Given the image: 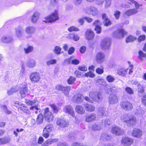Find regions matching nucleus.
I'll list each match as a JSON object with an SVG mask.
<instances>
[{
    "mask_svg": "<svg viewBox=\"0 0 146 146\" xmlns=\"http://www.w3.org/2000/svg\"><path fill=\"white\" fill-rule=\"evenodd\" d=\"M39 15V14L37 12H35L34 13L31 19V21L33 23H35L37 21Z\"/></svg>",
    "mask_w": 146,
    "mask_h": 146,
    "instance_id": "obj_29",
    "label": "nucleus"
},
{
    "mask_svg": "<svg viewBox=\"0 0 146 146\" xmlns=\"http://www.w3.org/2000/svg\"><path fill=\"white\" fill-rule=\"evenodd\" d=\"M43 115L45 120L47 122H50L54 119V116L53 113L48 107L44 109Z\"/></svg>",
    "mask_w": 146,
    "mask_h": 146,
    "instance_id": "obj_3",
    "label": "nucleus"
},
{
    "mask_svg": "<svg viewBox=\"0 0 146 146\" xmlns=\"http://www.w3.org/2000/svg\"><path fill=\"white\" fill-rule=\"evenodd\" d=\"M86 38L88 40H93L95 37L94 31L91 29H88L86 31L85 34Z\"/></svg>",
    "mask_w": 146,
    "mask_h": 146,
    "instance_id": "obj_12",
    "label": "nucleus"
},
{
    "mask_svg": "<svg viewBox=\"0 0 146 146\" xmlns=\"http://www.w3.org/2000/svg\"><path fill=\"white\" fill-rule=\"evenodd\" d=\"M144 90L143 87L141 86L138 88V92L140 94H143L144 93Z\"/></svg>",
    "mask_w": 146,
    "mask_h": 146,
    "instance_id": "obj_62",
    "label": "nucleus"
},
{
    "mask_svg": "<svg viewBox=\"0 0 146 146\" xmlns=\"http://www.w3.org/2000/svg\"><path fill=\"white\" fill-rule=\"evenodd\" d=\"M86 50V47L84 46H82L80 48V51L81 53H84L85 52Z\"/></svg>",
    "mask_w": 146,
    "mask_h": 146,
    "instance_id": "obj_64",
    "label": "nucleus"
},
{
    "mask_svg": "<svg viewBox=\"0 0 146 146\" xmlns=\"http://www.w3.org/2000/svg\"><path fill=\"white\" fill-rule=\"evenodd\" d=\"M29 78L31 82L33 83L38 82L40 79V76L39 74L35 72L31 73Z\"/></svg>",
    "mask_w": 146,
    "mask_h": 146,
    "instance_id": "obj_8",
    "label": "nucleus"
},
{
    "mask_svg": "<svg viewBox=\"0 0 146 146\" xmlns=\"http://www.w3.org/2000/svg\"><path fill=\"white\" fill-rule=\"evenodd\" d=\"M111 44L110 40L109 38H105L101 41L100 46L102 50H108L109 49Z\"/></svg>",
    "mask_w": 146,
    "mask_h": 146,
    "instance_id": "obj_6",
    "label": "nucleus"
},
{
    "mask_svg": "<svg viewBox=\"0 0 146 146\" xmlns=\"http://www.w3.org/2000/svg\"><path fill=\"white\" fill-rule=\"evenodd\" d=\"M121 119L123 122L132 127L135 126L137 123L136 118L133 115L125 114L121 117Z\"/></svg>",
    "mask_w": 146,
    "mask_h": 146,
    "instance_id": "obj_1",
    "label": "nucleus"
},
{
    "mask_svg": "<svg viewBox=\"0 0 146 146\" xmlns=\"http://www.w3.org/2000/svg\"><path fill=\"white\" fill-rule=\"evenodd\" d=\"M64 86L61 85H57L56 86V88L57 90L58 91L63 92Z\"/></svg>",
    "mask_w": 146,
    "mask_h": 146,
    "instance_id": "obj_52",
    "label": "nucleus"
},
{
    "mask_svg": "<svg viewBox=\"0 0 146 146\" xmlns=\"http://www.w3.org/2000/svg\"><path fill=\"white\" fill-rule=\"evenodd\" d=\"M1 40L2 42L4 43H8L10 42L9 38L6 36L3 37L1 39Z\"/></svg>",
    "mask_w": 146,
    "mask_h": 146,
    "instance_id": "obj_56",
    "label": "nucleus"
},
{
    "mask_svg": "<svg viewBox=\"0 0 146 146\" xmlns=\"http://www.w3.org/2000/svg\"><path fill=\"white\" fill-rule=\"evenodd\" d=\"M49 106L53 110V113L57 114L58 111V109L56 105L54 104H50Z\"/></svg>",
    "mask_w": 146,
    "mask_h": 146,
    "instance_id": "obj_32",
    "label": "nucleus"
},
{
    "mask_svg": "<svg viewBox=\"0 0 146 146\" xmlns=\"http://www.w3.org/2000/svg\"><path fill=\"white\" fill-rule=\"evenodd\" d=\"M35 31V28L33 27H28L25 29V31L28 34H32Z\"/></svg>",
    "mask_w": 146,
    "mask_h": 146,
    "instance_id": "obj_30",
    "label": "nucleus"
},
{
    "mask_svg": "<svg viewBox=\"0 0 146 146\" xmlns=\"http://www.w3.org/2000/svg\"><path fill=\"white\" fill-rule=\"evenodd\" d=\"M78 69L80 71L85 72L87 71V68L85 66H78Z\"/></svg>",
    "mask_w": 146,
    "mask_h": 146,
    "instance_id": "obj_57",
    "label": "nucleus"
},
{
    "mask_svg": "<svg viewBox=\"0 0 146 146\" xmlns=\"http://www.w3.org/2000/svg\"><path fill=\"white\" fill-rule=\"evenodd\" d=\"M74 48L73 47H70L68 50V54L70 55L72 54L74 52Z\"/></svg>",
    "mask_w": 146,
    "mask_h": 146,
    "instance_id": "obj_58",
    "label": "nucleus"
},
{
    "mask_svg": "<svg viewBox=\"0 0 146 146\" xmlns=\"http://www.w3.org/2000/svg\"><path fill=\"white\" fill-rule=\"evenodd\" d=\"M56 61L55 59H51L47 62L46 64L48 65L53 64L56 63Z\"/></svg>",
    "mask_w": 146,
    "mask_h": 146,
    "instance_id": "obj_54",
    "label": "nucleus"
},
{
    "mask_svg": "<svg viewBox=\"0 0 146 146\" xmlns=\"http://www.w3.org/2000/svg\"><path fill=\"white\" fill-rule=\"evenodd\" d=\"M84 108L87 111L91 112L94 111L96 108L93 105L86 103L84 105Z\"/></svg>",
    "mask_w": 146,
    "mask_h": 146,
    "instance_id": "obj_17",
    "label": "nucleus"
},
{
    "mask_svg": "<svg viewBox=\"0 0 146 146\" xmlns=\"http://www.w3.org/2000/svg\"><path fill=\"white\" fill-rule=\"evenodd\" d=\"M33 47L31 45H29L27 48H24V50L25 53L27 54L33 51Z\"/></svg>",
    "mask_w": 146,
    "mask_h": 146,
    "instance_id": "obj_31",
    "label": "nucleus"
},
{
    "mask_svg": "<svg viewBox=\"0 0 146 146\" xmlns=\"http://www.w3.org/2000/svg\"><path fill=\"white\" fill-rule=\"evenodd\" d=\"M86 12L92 15L93 16H95L97 15L98 11L96 8L91 6L87 9Z\"/></svg>",
    "mask_w": 146,
    "mask_h": 146,
    "instance_id": "obj_16",
    "label": "nucleus"
},
{
    "mask_svg": "<svg viewBox=\"0 0 146 146\" xmlns=\"http://www.w3.org/2000/svg\"><path fill=\"white\" fill-rule=\"evenodd\" d=\"M68 31L70 32L78 31H79V29L74 26H71L68 28Z\"/></svg>",
    "mask_w": 146,
    "mask_h": 146,
    "instance_id": "obj_39",
    "label": "nucleus"
},
{
    "mask_svg": "<svg viewBox=\"0 0 146 146\" xmlns=\"http://www.w3.org/2000/svg\"><path fill=\"white\" fill-rule=\"evenodd\" d=\"M125 90L126 92L129 94L131 95L134 93L133 90L131 88L129 87H126Z\"/></svg>",
    "mask_w": 146,
    "mask_h": 146,
    "instance_id": "obj_47",
    "label": "nucleus"
},
{
    "mask_svg": "<svg viewBox=\"0 0 146 146\" xmlns=\"http://www.w3.org/2000/svg\"><path fill=\"white\" fill-rule=\"evenodd\" d=\"M119 105L122 109L126 111H131L133 108L132 104L128 101H124L121 102Z\"/></svg>",
    "mask_w": 146,
    "mask_h": 146,
    "instance_id": "obj_4",
    "label": "nucleus"
},
{
    "mask_svg": "<svg viewBox=\"0 0 146 146\" xmlns=\"http://www.w3.org/2000/svg\"><path fill=\"white\" fill-rule=\"evenodd\" d=\"M137 38L135 36L129 35L127 36L125 39V42L126 43L131 42L136 40Z\"/></svg>",
    "mask_w": 146,
    "mask_h": 146,
    "instance_id": "obj_26",
    "label": "nucleus"
},
{
    "mask_svg": "<svg viewBox=\"0 0 146 146\" xmlns=\"http://www.w3.org/2000/svg\"><path fill=\"white\" fill-rule=\"evenodd\" d=\"M146 39V36L144 35L139 36L137 38L138 41L140 42Z\"/></svg>",
    "mask_w": 146,
    "mask_h": 146,
    "instance_id": "obj_50",
    "label": "nucleus"
},
{
    "mask_svg": "<svg viewBox=\"0 0 146 146\" xmlns=\"http://www.w3.org/2000/svg\"><path fill=\"white\" fill-rule=\"evenodd\" d=\"M105 57L104 54L102 52H99L96 54V60L97 62L101 63L104 61Z\"/></svg>",
    "mask_w": 146,
    "mask_h": 146,
    "instance_id": "obj_13",
    "label": "nucleus"
},
{
    "mask_svg": "<svg viewBox=\"0 0 146 146\" xmlns=\"http://www.w3.org/2000/svg\"><path fill=\"white\" fill-rule=\"evenodd\" d=\"M100 21L98 20L95 21L93 23V25L95 27L97 26H100Z\"/></svg>",
    "mask_w": 146,
    "mask_h": 146,
    "instance_id": "obj_60",
    "label": "nucleus"
},
{
    "mask_svg": "<svg viewBox=\"0 0 146 146\" xmlns=\"http://www.w3.org/2000/svg\"><path fill=\"white\" fill-rule=\"evenodd\" d=\"M76 111L78 114L83 115L85 113V110L84 108L80 105H77L75 108Z\"/></svg>",
    "mask_w": 146,
    "mask_h": 146,
    "instance_id": "obj_20",
    "label": "nucleus"
},
{
    "mask_svg": "<svg viewBox=\"0 0 146 146\" xmlns=\"http://www.w3.org/2000/svg\"><path fill=\"white\" fill-rule=\"evenodd\" d=\"M53 126L52 125L49 124L47 125L44 129L42 135L45 139L48 138L49 136L50 133L52 130Z\"/></svg>",
    "mask_w": 146,
    "mask_h": 146,
    "instance_id": "obj_7",
    "label": "nucleus"
},
{
    "mask_svg": "<svg viewBox=\"0 0 146 146\" xmlns=\"http://www.w3.org/2000/svg\"><path fill=\"white\" fill-rule=\"evenodd\" d=\"M83 98L84 96L82 94L77 93L73 96L72 100L76 102H79L82 101Z\"/></svg>",
    "mask_w": 146,
    "mask_h": 146,
    "instance_id": "obj_18",
    "label": "nucleus"
},
{
    "mask_svg": "<svg viewBox=\"0 0 146 146\" xmlns=\"http://www.w3.org/2000/svg\"><path fill=\"white\" fill-rule=\"evenodd\" d=\"M127 32L123 28L119 29L114 31L113 35L118 39L123 38L127 34Z\"/></svg>",
    "mask_w": 146,
    "mask_h": 146,
    "instance_id": "obj_5",
    "label": "nucleus"
},
{
    "mask_svg": "<svg viewBox=\"0 0 146 146\" xmlns=\"http://www.w3.org/2000/svg\"><path fill=\"white\" fill-rule=\"evenodd\" d=\"M28 67L29 68H33L36 65V63L33 60H31L28 63Z\"/></svg>",
    "mask_w": 146,
    "mask_h": 146,
    "instance_id": "obj_40",
    "label": "nucleus"
},
{
    "mask_svg": "<svg viewBox=\"0 0 146 146\" xmlns=\"http://www.w3.org/2000/svg\"><path fill=\"white\" fill-rule=\"evenodd\" d=\"M133 139L127 137H123L121 140V143L125 146H130L133 143Z\"/></svg>",
    "mask_w": 146,
    "mask_h": 146,
    "instance_id": "obj_10",
    "label": "nucleus"
},
{
    "mask_svg": "<svg viewBox=\"0 0 146 146\" xmlns=\"http://www.w3.org/2000/svg\"><path fill=\"white\" fill-rule=\"evenodd\" d=\"M76 80V78L75 77L70 76L67 80V82L69 84H73Z\"/></svg>",
    "mask_w": 146,
    "mask_h": 146,
    "instance_id": "obj_38",
    "label": "nucleus"
},
{
    "mask_svg": "<svg viewBox=\"0 0 146 146\" xmlns=\"http://www.w3.org/2000/svg\"><path fill=\"white\" fill-rule=\"evenodd\" d=\"M101 68H97L96 70V72L99 74H102L104 72V68L103 66L101 67Z\"/></svg>",
    "mask_w": 146,
    "mask_h": 146,
    "instance_id": "obj_42",
    "label": "nucleus"
},
{
    "mask_svg": "<svg viewBox=\"0 0 146 146\" xmlns=\"http://www.w3.org/2000/svg\"><path fill=\"white\" fill-rule=\"evenodd\" d=\"M138 54L139 55L138 57L141 60H142L143 58L145 57L146 56V54L142 51L139 50V51Z\"/></svg>",
    "mask_w": 146,
    "mask_h": 146,
    "instance_id": "obj_46",
    "label": "nucleus"
},
{
    "mask_svg": "<svg viewBox=\"0 0 146 146\" xmlns=\"http://www.w3.org/2000/svg\"><path fill=\"white\" fill-rule=\"evenodd\" d=\"M72 58V56H71L70 57L66 59L65 60L64 62L67 64H69L71 63V60Z\"/></svg>",
    "mask_w": 146,
    "mask_h": 146,
    "instance_id": "obj_63",
    "label": "nucleus"
},
{
    "mask_svg": "<svg viewBox=\"0 0 146 146\" xmlns=\"http://www.w3.org/2000/svg\"><path fill=\"white\" fill-rule=\"evenodd\" d=\"M57 141L58 139H50L47 140L45 142L48 146L52 143L57 142Z\"/></svg>",
    "mask_w": 146,
    "mask_h": 146,
    "instance_id": "obj_34",
    "label": "nucleus"
},
{
    "mask_svg": "<svg viewBox=\"0 0 146 146\" xmlns=\"http://www.w3.org/2000/svg\"><path fill=\"white\" fill-rule=\"evenodd\" d=\"M94 30L97 34H100L102 31L101 27L100 26H97L95 27Z\"/></svg>",
    "mask_w": 146,
    "mask_h": 146,
    "instance_id": "obj_51",
    "label": "nucleus"
},
{
    "mask_svg": "<svg viewBox=\"0 0 146 146\" xmlns=\"http://www.w3.org/2000/svg\"><path fill=\"white\" fill-rule=\"evenodd\" d=\"M96 119V114L94 113H92L86 116L85 118V121L86 122H90L95 121Z\"/></svg>",
    "mask_w": 146,
    "mask_h": 146,
    "instance_id": "obj_19",
    "label": "nucleus"
},
{
    "mask_svg": "<svg viewBox=\"0 0 146 146\" xmlns=\"http://www.w3.org/2000/svg\"><path fill=\"white\" fill-rule=\"evenodd\" d=\"M36 102V100H34L33 101L27 99L25 100V103L29 106H32L34 105Z\"/></svg>",
    "mask_w": 146,
    "mask_h": 146,
    "instance_id": "obj_35",
    "label": "nucleus"
},
{
    "mask_svg": "<svg viewBox=\"0 0 146 146\" xmlns=\"http://www.w3.org/2000/svg\"><path fill=\"white\" fill-rule=\"evenodd\" d=\"M100 138L104 141H110L111 139V136L106 133H102L100 136Z\"/></svg>",
    "mask_w": 146,
    "mask_h": 146,
    "instance_id": "obj_25",
    "label": "nucleus"
},
{
    "mask_svg": "<svg viewBox=\"0 0 146 146\" xmlns=\"http://www.w3.org/2000/svg\"><path fill=\"white\" fill-rule=\"evenodd\" d=\"M95 76V74L91 71L88 72L84 74L83 76V77H90L92 78H94Z\"/></svg>",
    "mask_w": 146,
    "mask_h": 146,
    "instance_id": "obj_33",
    "label": "nucleus"
},
{
    "mask_svg": "<svg viewBox=\"0 0 146 146\" xmlns=\"http://www.w3.org/2000/svg\"><path fill=\"white\" fill-rule=\"evenodd\" d=\"M110 97L112 100H118V97L116 94H111L110 95Z\"/></svg>",
    "mask_w": 146,
    "mask_h": 146,
    "instance_id": "obj_55",
    "label": "nucleus"
},
{
    "mask_svg": "<svg viewBox=\"0 0 146 146\" xmlns=\"http://www.w3.org/2000/svg\"><path fill=\"white\" fill-rule=\"evenodd\" d=\"M18 109L23 111L24 113H28L29 112V109L27 108V107L25 106L24 104H22Z\"/></svg>",
    "mask_w": 146,
    "mask_h": 146,
    "instance_id": "obj_28",
    "label": "nucleus"
},
{
    "mask_svg": "<svg viewBox=\"0 0 146 146\" xmlns=\"http://www.w3.org/2000/svg\"><path fill=\"white\" fill-rule=\"evenodd\" d=\"M61 48L60 47L56 46L55 47L54 51L56 54H59L61 53Z\"/></svg>",
    "mask_w": 146,
    "mask_h": 146,
    "instance_id": "obj_43",
    "label": "nucleus"
},
{
    "mask_svg": "<svg viewBox=\"0 0 146 146\" xmlns=\"http://www.w3.org/2000/svg\"><path fill=\"white\" fill-rule=\"evenodd\" d=\"M131 134L133 137L139 138L142 135V132L140 129L135 128L132 131Z\"/></svg>",
    "mask_w": 146,
    "mask_h": 146,
    "instance_id": "obj_14",
    "label": "nucleus"
},
{
    "mask_svg": "<svg viewBox=\"0 0 146 146\" xmlns=\"http://www.w3.org/2000/svg\"><path fill=\"white\" fill-rule=\"evenodd\" d=\"M102 122L103 123L105 127L110 125L111 123V121L109 119H106L103 121H102Z\"/></svg>",
    "mask_w": 146,
    "mask_h": 146,
    "instance_id": "obj_41",
    "label": "nucleus"
},
{
    "mask_svg": "<svg viewBox=\"0 0 146 146\" xmlns=\"http://www.w3.org/2000/svg\"><path fill=\"white\" fill-rule=\"evenodd\" d=\"M121 13L120 11L118 10H116L115 11L114 15L116 19H119Z\"/></svg>",
    "mask_w": 146,
    "mask_h": 146,
    "instance_id": "obj_48",
    "label": "nucleus"
},
{
    "mask_svg": "<svg viewBox=\"0 0 146 146\" xmlns=\"http://www.w3.org/2000/svg\"><path fill=\"white\" fill-rule=\"evenodd\" d=\"M11 139L9 137H4L0 138V145H5L10 142Z\"/></svg>",
    "mask_w": 146,
    "mask_h": 146,
    "instance_id": "obj_22",
    "label": "nucleus"
},
{
    "mask_svg": "<svg viewBox=\"0 0 146 146\" xmlns=\"http://www.w3.org/2000/svg\"><path fill=\"white\" fill-rule=\"evenodd\" d=\"M57 125L62 128L67 127L68 125V122L66 121L64 119L58 118L56 121Z\"/></svg>",
    "mask_w": 146,
    "mask_h": 146,
    "instance_id": "obj_11",
    "label": "nucleus"
},
{
    "mask_svg": "<svg viewBox=\"0 0 146 146\" xmlns=\"http://www.w3.org/2000/svg\"><path fill=\"white\" fill-rule=\"evenodd\" d=\"M128 70V68H120L118 70L117 73L119 75L123 76L127 74Z\"/></svg>",
    "mask_w": 146,
    "mask_h": 146,
    "instance_id": "obj_27",
    "label": "nucleus"
},
{
    "mask_svg": "<svg viewBox=\"0 0 146 146\" xmlns=\"http://www.w3.org/2000/svg\"><path fill=\"white\" fill-rule=\"evenodd\" d=\"M44 116L41 113L38 115L36 120L37 124H40L42 123L44 120Z\"/></svg>",
    "mask_w": 146,
    "mask_h": 146,
    "instance_id": "obj_24",
    "label": "nucleus"
},
{
    "mask_svg": "<svg viewBox=\"0 0 146 146\" xmlns=\"http://www.w3.org/2000/svg\"><path fill=\"white\" fill-rule=\"evenodd\" d=\"M111 132L116 136L121 135L124 133L123 131L120 127L116 126L112 127Z\"/></svg>",
    "mask_w": 146,
    "mask_h": 146,
    "instance_id": "obj_9",
    "label": "nucleus"
},
{
    "mask_svg": "<svg viewBox=\"0 0 146 146\" xmlns=\"http://www.w3.org/2000/svg\"><path fill=\"white\" fill-rule=\"evenodd\" d=\"M59 19L58 11L56 9L51 14L45 17L44 18L45 20H42V22L45 23H51L56 21Z\"/></svg>",
    "mask_w": 146,
    "mask_h": 146,
    "instance_id": "obj_2",
    "label": "nucleus"
},
{
    "mask_svg": "<svg viewBox=\"0 0 146 146\" xmlns=\"http://www.w3.org/2000/svg\"><path fill=\"white\" fill-rule=\"evenodd\" d=\"M141 102L143 105L146 106V94L143 95L141 98Z\"/></svg>",
    "mask_w": 146,
    "mask_h": 146,
    "instance_id": "obj_49",
    "label": "nucleus"
},
{
    "mask_svg": "<svg viewBox=\"0 0 146 146\" xmlns=\"http://www.w3.org/2000/svg\"><path fill=\"white\" fill-rule=\"evenodd\" d=\"M28 87L27 86L21 88L19 90L21 96L22 98H24L26 96V94L28 92Z\"/></svg>",
    "mask_w": 146,
    "mask_h": 146,
    "instance_id": "obj_21",
    "label": "nucleus"
},
{
    "mask_svg": "<svg viewBox=\"0 0 146 146\" xmlns=\"http://www.w3.org/2000/svg\"><path fill=\"white\" fill-rule=\"evenodd\" d=\"M138 11L135 9H131L127 11L125 13L127 16H129L137 13Z\"/></svg>",
    "mask_w": 146,
    "mask_h": 146,
    "instance_id": "obj_23",
    "label": "nucleus"
},
{
    "mask_svg": "<svg viewBox=\"0 0 146 146\" xmlns=\"http://www.w3.org/2000/svg\"><path fill=\"white\" fill-rule=\"evenodd\" d=\"M92 129L94 130H100L102 129L101 127L96 123H95L92 125Z\"/></svg>",
    "mask_w": 146,
    "mask_h": 146,
    "instance_id": "obj_37",
    "label": "nucleus"
},
{
    "mask_svg": "<svg viewBox=\"0 0 146 146\" xmlns=\"http://www.w3.org/2000/svg\"><path fill=\"white\" fill-rule=\"evenodd\" d=\"M108 81L109 82H113L115 80L114 78L111 75L108 76L106 78Z\"/></svg>",
    "mask_w": 146,
    "mask_h": 146,
    "instance_id": "obj_53",
    "label": "nucleus"
},
{
    "mask_svg": "<svg viewBox=\"0 0 146 146\" xmlns=\"http://www.w3.org/2000/svg\"><path fill=\"white\" fill-rule=\"evenodd\" d=\"M44 141V139L43 138L41 137H39L38 140V143L39 144H42Z\"/></svg>",
    "mask_w": 146,
    "mask_h": 146,
    "instance_id": "obj_61",
    "label": "nucleus"
},
{
    "mask_svg": "<svg viewBox=\"0 0 146 146\" xmlns=\"http://www.w3.org/2000/svg\"><path fill=\"white\" fill-rule=\"evenodd\" d=\"M74 74L76 77L78 78H83V76L84 74H82V72L79 71L78 70H76L74 72Z\"/></svg>",
    "mask_w": 146,
    "mask_h": 146,
    "instance_id": "obj_44",
    "label": "nucleus"
},
{
    "mask_svg": "<svg viewBox=\"0 0 146 146\" xmlns=\"http://www.w3.org/2000/svg\"><path fill=\"white\" fill-rule=\"evenodd\" d=\"M104 25L106 26H108L111 24V22L109 18L106 19L104 20Z\"/></svg>",
    "mask_w": 146,
    "mask_h": 146,
    "instance_id": "obj_45",
    "label": "nucleus"
},
{
    "mask_svg": "<svg viewBox=\"0 0 146 146\" xmlns=\"http://www.w3.org/2000/svg\"><path fill=\"white\" fill-rule=\"evenodd\" d=\"M79 63V61L77 59H75L71 61V63L74 65H77Z\"/></svg>",
    "mask_w": 146,
    "mask_h": 146,
    "instance_id": "obj_59",
    "label": "nucleus"
},
{
    "mask_svg": "<svg viewBox=\"0 0 146 146\" xmlns=\"http://www.w3.org/2000/svg\"><path fill=\"white\" fill-rule=\"evenodd\" d=\"M70 90L71 87L70 86H64L62 92L65 95H67L69 94V92Z\"/></svg>",
    "mask_w": 146,
    "mask_h": 146,
    "instance_id": "obj_36",
    "label": "nucleus"
},
{
    "mask_svg": "<svg viewBox=\"0 0 146 146\" xmlns=\"http://www.w3.org/2000/svg\"><path fill=\"white\" fill-rule=\"evenodd\" d=\"M64 111L65 113H69L72 116L76 118L75 114L73 111L72 107L70 105L66 106L64 108Z\"/></svg>",
    "mask_w": 146,
    "mask_h": 146,
    "instance_id": "obj_15",
    "label": "nucleus"
}]
</instances>
